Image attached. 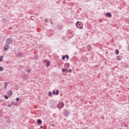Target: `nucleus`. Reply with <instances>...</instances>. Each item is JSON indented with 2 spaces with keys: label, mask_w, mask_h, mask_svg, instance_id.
Wrapping results in <instances>:
<instances>
[{
  "label": "nucleus",
  "mask_w": 129,
  "mask_h": 129,
  "mask_svg": "<svg viewBox=\"0 0 129 129\" xmlns=\"http://www.w3.org/2000/svg\"><path fill=\"white\" fill-rule=\"evenodd\" d=\"M13 39L12 38H8L6 40V44H7L8 45H11V44H13Z\"/></svg>",
  "instance_id": "obj_1"
},
{
  "label": "nucleus",
  "mask_w": 129,
  "mask_h": 129,
  "mask_svg": "<svg viewBox=\"0 0 129 129\" xmlns=\"http://www.w3.org/2000/svg\"><path fill=\"white\" fill-rule=\"evenodd\" d=\"M76 26L77 27V28H78V29H83V25H82V23H81V22H77L76 23Z\"/></svg>",
  "instance_id": "obj_2"
},
{
  "label": "nucleus",
  "mask_w": 129,
  "mask_h": 129,
  "mask_svg": "<svg viewBox=\"0 0 129 129\" xmlns=\"http://www.w3.org/2000/svg\"><path fill=\"white\" fill-rule=\"evenodd\" d=\"M57 108H63L64 107V103L63 102H59L57 104Z\"/></svg>",
  "instance_id": "obj_3"
},
{
  "label": "nucleus",
  "mask_w": 129,
  "mask_h": 129,
  "mask_svg": "<svg viewBox=\"0 0 129 129\" xmlns=\"http://www.w3.org/2000/svg\"><path fill=\"white\" fill-rule=\"evenodd\" d=\"M4 51H7V50H9V49H10V45L6 43L4 46Z\"/></svg>",
  "instance_id": "obj_4"
},
{
  "label": "nucleus",
  "mask_w": 129,
  "mask_h": 129,
  "mask_svg": "<svg viewBox=\"0 0 129 129\" xmlns=\"http://www.w3.org/2000/svg\"><path fill=\"white\" fill-rule=\"evenodd\" d=\"M63 115L64 116L67 117L69 115V112L68 110H65L63 112Z\"/></svg>",
  "instance_id": "obj_5"
},
{
  "label": "nucleus",
  "mask_w": 129,
  "mask_h": 129,
  "mask_svg": "<svg viewBox=\"0 0 129 129\" xmlns=\"http://www.w3.org/2000/svg\"><path fill=\"white\" fill-rule=\"evenodd\" d=\"M52 93L54 95H59V90H56V92H55V90H53Z\"/></svg>",
  "instance_id": "obj_6"
},
{
  "label": "nucleus",
  "mask_w": 129,
  "mask_h": 129,
  "mask_svg": "<svg viewBox=\"0 0 129 129\" xmlns=\"http://www.w3.org/2000/svg\"><path fill=\"white\" fill-rule=\"evenodd\" d=\"M70 65L69 64V63L67 62L66 63H64V68H66V69H68V68H69Z\"/></svg>",
  "instance_id": "obj_7"
},
{
  "label": "nucleus",
  "mask_w": 129,
  "mask_h": 129,
  "mask_svg": "<svg viewBox=\"0 0 129 129\" xmlns=\"http://www.w3.org/2000/svg\"><path fill=\"white\" fill-rule=\"evenodd\" d=\"M106 17H108V18H111V14L109 12H107L106 14Z\"/></svg>",
  "instance_id": "obj_8"
},
{
  "label": "nucleus",
  "mask_w": 129,
  "mask_h": 129,
  "mask_svg": "<svg viewBox=\"0 0 129 129\" xmlns=\"http://www.w3.org/2000/svg\"><path fill=\"white\" fill-rule=\"evenodd\" d=\"M37 124H38L39 125L42 124V120H41L40 119H39L37 120Z\"/></svg>",
  "instance_id": "obj_9"
},
{
  "label": "nucleus",
  "mask_w": 129,
  "mask_h": 129,
  "mask_svg": "<svg viewBox=\"0 0 129 129\" xmlns=\"http://www.w3.org/2000/svg\"><path fill=\"white\" fill-rule=\"evenodd\" d=\"M116 59L118 61H120V60H121V56L120 55H118L116 56Z\"/></svg>",
  "instance_id": "obj_10"
},
{
  "label": "nucleus",
  "mask_w": 129,
  "mask_h": 129,
  "mask_svg": "<svg viewBox=\"0 0 129 129\" xmlns=\"http://www.w3.org/2000/svg\"><path fill=\"white\" fill-rule=\"evenodd\" d=\"M8 95H9V96H12V95H13V91H9V92H8Z\"/></svg>",
  "instance_id": "obj_11"
},
{
  "label": "nucleus",
  "mask_w": 129,
  "mask_h": 129,
  "mask_svg": "<svg viewBox=\"0 0 129 129\" xmlns=\"http://www.w3.org/2000/svg\"><path fill=\"white\" fill-rule=\"evenodd\" d=\"M115 53L116 55H118V54H119V51H118V49H115Z\"/></svg>",
  "instance_id": "obj_12"
},
{
  "label": "nucleus",
  "mask_w": 129,
  "mask_h": 129,
  "mask_svg": "<svg viewBox=\"0 0 129 129\" xmlns=\"http://www.w3.org/2000/svg\"><path fill=\"white\" fill-rule=\"evenodd\" d=\"M62 72L64 73V72H68V70L66 69H62L61 70Z\"/></svg>",
  "instance_id": "obj_13"
},
{
  "label": "nucleus",
  "mask_w": 129,
  "mask_h": 129,
  "mask_svg": "<svg viewBox=\"0 0 129 129\" xmlns=\"http://www.w3.org/2000/svg\"><path fill=\"white\" fill-rule=\"evenodd\" d=\"M3 60H4V56L1 55L0 56V62H2V61H3Z\"/></svg>",
  "instance_id": "obj_14"
},
{
  "label": "nucleus",
  "mask_w": 129,
  "mask_h": 129,
  "mask_svg": "<svg viewBox=\"0 0 129 129\" xmlns=\"http://www.w3.org/2000/svg\"><path fill=\"white\" fill-rule=\"evenodd\" d=\"M46 65L47 67H49V66H50V62L47 61V62L46 63Z\"/></svg>",
  "instance_id": "obj_15"
},
{
  "label": "nucleus",
  "mask_w": 129,
  "mask_h": 129,
  "mask_svg": "<svg viewBox=\"0 0 129 129\" xmlns=\"http://www.w3.org/2000/svg\"><path fill=\"white\" fill-rule=\"evenodd\" d=\"M18 55L19 57H23V55L22 54V52L20 53V52H18Z\"/></svg>",
  "instance_id": "obj_16"
},
{
  "label": "nucleus",
  "mask_w": 129,
  "mask_h": 129,
  "mask_svg": "<svg viewBox=\"0 0 129 129\" xmlns=\"http://www.w3.org/2000/svg\"><path fill=\"white\" fill-rule=\"evenodd\" d=\"M8 84H9V83L8 82H5V88H7V86H8Z\"/></svg>",
  "instance_id": "obj_17"
},
{
  "label": "nucleus",
  "mask_w": 129,
  "mask_h": 129,
  "mask_svg": "<svg viewBox=\"0 0 129 129\" xmlns=\"http://www.w3.org/2000/svg\"><path fill=\"white\" fill-rule=\"evenodd\" d=\"M64 56H65L66 58H67V59H68V60L69 59V55H68V54H66Z\"/></svg>",
  "instance_id": "obj_18"
},
{
  "label": "nucleus",
  "mask_w": 129,
  "mask_h": 129,
  "mask_svg": "<svg viewBox=\"0 0 129 129\" xmlns=\"http://www.w3.org/2000/svg\"><path fill=\"white\" fill-rule=\"evenodd\" d=\"M68 71L69 72V73H72V70H71V69L68 70Z\"/></svg>",
  "instance_id": "obj_19"
},
{
  "label": "nucleus",
  "mask_w": 129,
  "mask_h": 129,
  "mask_svg": "<svg viewBox=\"0 0 129 129\" xmlns=\"http://www.w3.org/2000/svg\"><path fill=\"white\" fill-rule=\"evenodd\" d=\"M4 97L5 99H9V96H8L7 95H5Z\"/></svg>",
  "instance_id": "obj_20"
},
{
  "label": "nucleus",
  "mask_w": 129,
  "mask_h": 129,
  "mask_svg": "<svg viewBox=\"0 0 129 129\" xmlns=\"http://www.w3.org/2000/svg\"><path fill=\"white\" fill-rule=\"evenodd\" d=\"M0 71H4V68L3 67H0Z\"/></svg>",
  "instance_id": "obj_21"
},
{
  "label": "nucleus",
  "mask_w": 129,
  "mask_h": 129,
  "mask_svg": "<svg viewBox=\"0 0 129 129\" xmlns=\"http://www.w3.org/2000/svg\"><path fill=\"white\" fill-rule=\"evenodd\" d=\"M65 58H66L65 55H63V56H62V60H65Z\"/></svg>",
  "instance_id": "obj_22"
},
{
  "label": "nucleus",
  "mask_w": 129,
  "mask_h": 129,
  "mask_svg": "<svg viewBox=\"0 0 129 129\" xmlns=\"http://www.w3.org/2000/svg\"><path fill=\"white\" fill-rule=\"evenodd\" d=\"M49 94H48V96H51V95H52V93L51 92H48Z\"/></svg>",
  "instance_id": "obj_23"
},
{
  "label": "nucleus",
  "mask_w": 129,
  "mask_h": 129,
  "mask_svg": "<svg viewBox=\"0 0 129 129\" xmlns=\"http://www.w3.org/2000/svg\"><path fill=\"white\" fill-rule=\"evenodd\" d=\"M16 101H20V98H16Z\"/></svg>",
  "instance_id": "obj_24"
},
{
  "label": "nucleus",
  "mask_w": 129,
  "mask_h": 129,
  "mask_svg": "<svg viewBox=\"0 0 129 129\" xmlns=\"http://www.w3.org/2000/svg\"><path fill=\"white\" fill-rule=\"evenodd\" d=\"M44 22H45V23H47V22H48V19H45L44 20Z\"/></svg>",
  "instance_id": "obj_25"
},
{
  "label": "nucleus",
  "mask_w": 129,
  "mask_h": 129,
  "mask_svg": "<svg viewBox=\"0 0 129 129\" xmlns=\"http://www.w3.org/2000/svg\"><path fill=\"white\" fill-rule=\"evenodd\" d=\"M27 73H31V71L30 70H27Z\"/></svg>",
  "instance_id": "obj_26"
},
{
  "label": "nucleus",
  "mask_w": 129,
  "mask_h": 129,
  "mask_svg": "<svg viewBox=\"0 0 129 129\" xmlns=\"http://www.w3.org/2000/svg\"><path fill=\"white\" fill-rule=\"evenodd\" d=\"M8 106H9V107H12V105L10 104H9L8 105Z\"/></svg>",
  "instance_id": "obj_27"
},
{
  "label": "nucleus",
  "mask_w": 129,
  "mask_h": 129,
  "mask_svg": "<svg viewBox=\"0 0 129 129\" xmlns=\"http://www.w3.org/2000/svg\"><path fill=\"white\" fill-rule=\"evenodd\" d=\"M2 20L3 21H7V19H6V18H3Z\"/></svg>",
  "instance_id": "obj_28"
},
{
  "label": "nucleus",
  "mask_w": 129,
  "mask_h": 129,
  "mask_svg": "<svg viewBox=\"0 0 129 129\" xmlns=\"http://www.w3.org/2000/svg\"><path fill=\"white\" fill-rule=\"evenodd\" d=\"M40 128H43V126H40Z\"/></svg>",
  "instance_id": "obj_29"
},
{
  "label": "nucleus",
  "mask_w": 129,
  "mask_h": 129,
  "mask_svg": "<svg viewBox=\"0 0 129 129\" xmlns=\"http://www.w3.org/2000/svg\"><path fill=\"white\" fill-rule=\"evenodd\" d=\"M52 126H55V125L52 124Z\"/></svg>",
  "instance_id": "obj_30"
},
{
  "label": "nucleus",
  "mask_w": 129,
  "mask_h": 129,
  "mask_svg": "<svg viewBox=\"0 0 129 129\" xmlns=\"http://www.w3.org/2000/svg\"><path fill=\"white\" fill-rule=\"evenodd\" d=\"M51 25H53V22H51Z\"/></svg>",
  "instance_id": "obj_31"
},
{
  "label": "nucleus",
  "mask_w": 129,
  "mask_h": 129,
  "mask_svg": "<svg viewBox=\"0 0 129 129\" xmlns=\"http://www.w3.org/2000/svg\"><path fill=\"white\" fill-rule=\"evenodd\" d=\"M106 54H107V52H106Z\"/></svg>",
  "instance_id": "obj_32"
},
{
  "label": "nucleus",
  "mask_w": 129,
  "mask_h": 129,
  "mask_svg": "<svg viewBox=\"0 0 129 129\" xmlns=\"http://www.w3.org/2000/svg\"><path fill=\"white\" fill-rule=\"evenodd\" d=\"M0 40H1V38H0Z\"/></svg>",
  "instance_id": "obj_33"
}]
</instances>
